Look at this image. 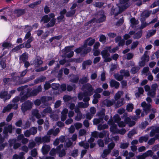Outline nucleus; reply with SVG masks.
Instances as JSON below:
<instances>
[{
    "mask_svg": "<svg viewBox=\"0 0 159 159\" xmlns=\"http://www.w3.org/2000/svg\"><path fill=\"white\" fill-rule=\"evenodd\" d=\"M95 42V39L89 37L84 41L83 45L75 49L74 52L77 54H80L81 57H84L88 53L91 52L92 49L91 47H87V46H92Z\"/></svg>",
    "mask_w": 159,
    "mask_h": 159,
    "instance_id": "nucleus-1",
    "label": "nucleus"
},
{
    "mask_svg": "<svg viewBox=\"0 0 159 159\" xmlns=\"http://www.w3.org/2000/svg\"><path fill=\"white\" fill-rule=\"evenodd\" d=\"M82 88L85 90L84 92L85 95L90 96L93 94L94 92L93 88L89 83H87L83 85Z\"/></svg>",
    "mask_w": 159,
    "mask_h": 159,
    "instance_id": "nucleus-2",
    "label": "nucleus"
},
{
    "mask_svg": "<svg viewBox=\"0 0 159 159\" xmlns=\"http://www.w3.org/2000/svg\"><path fill=\"white\" fill-rule=\"evenodd\" d=\"M33 106V103L30 100H27L22 104L21 109L23 112L25 113L27 111L30 110Z\"/></svg>",
    "mask_w": 159,
    "mask_h": 159,
    "instance_id": "nucleus-3",
    "label": "nucleus"
},
{
    "mask_svg": "<svg viewBox=\"0 0 159 159\" xmlns=\"http://www.w3.org/2000/svg\"><path fill=\"white\" fill-rule=\"evenodd\" d=\"M17 78H18V79L17 81H16L15 83V84L17 85L25 83L34 79V77L33 76H30L29 77L25 78L24 81H23L22 80L20 79L19 78V76H14L13 78V81L15 82Z\"/></svg>",
    "mask_w": 159,
    "mask_h": 159,
    "instance_id": "nucleus-4",
    "label": "nucleus"
},
{
    "mask_svg": "<svg viewBox=\"0 0 159 159\" xmlns=\"http://www.w3.org/2000/svg\"><path fill=\"white\" fill-rule=\"evenodd\" d=\"M141 106L143 108V111L147 114L150 111L151 108V105L150 103H146L145 101L142 102Z\"/></svg>",
    "mask_w": 159,
    "mask_h": 159,
    "instance_id": "nucleus-5",
    "label": "nucleus"
},
{
    "mask_svg": "<svg viewBox=\"0 0 159 159\" xmlns=\"http://www.w3.org/2000/svg\"><path fill=\"white\" fill-rule=\"evenodd\" d=\"M14 13L16 15L17 17H19L26 13V9L25 8H17L14 10Z\"/></svg>",
    "mask_w": 159,
    "mask_h": 159,
    "instance_id": "nucleus-6",
    "label": "nucleus"
},
{
    "mask_svg": "<svg viewBox=\"0 0 159 159\" xmlns=\"http://www.w3.org/2000/svg\"><path fill=\"white\" fill-rule=\"evenodd\" d=\"M130 6L129 3H126L125 4L119 7V10L115 15V16H116L119 14L121 13L125 9L128 8Z\"/></svg>",
    "mask_w": 159,
    "mask_h": 159,
    "instance_id": "nucleus-7",
    "label": "nucleus"
},
{
    "mask_svg": "<svg viewBox=\"0 0 159 159\" xmlns=\"http://www.w3.org/2000/svg\"><path fill=\"white\" fill-rule=\"evenodd\" d=\"M100 14L99 15L101 16L99 18L96 19L95 22L96 23H102L106 20V16L105 15L104 11L103 10H102L99 11Z\"/></svg>",
    "mask_w": 159,
    "mask_h": 159,
    "instance_id": "nucleus-8",
    "label": "nucleus"
},
{
    "mask_svg": "<svg viewBox=\"0 0 159 159\" xmlns=\"http://www.w3.org/2000/svg\"><path fill=\"white\" fill-rule=\"evenodd\" d=\"M40 99L41 102H42L44 105L47 106L48 105V103H47L46 102L52 100V98L50 96H43Z\"/></svg>",
    "mask_w": 159,
    "mask_h": 159,
    "instance_id": "nucleus-9",
    "label": "nucleus"
},
{
    "mask_svg": "<svg viewBox=\"0 0 159 159\" xmlns=\"http://www.w3.org/2000/svg\"><path fill=\"white\" fill-rule=\"evenodd\" d=\"M110 85L111 88L115 87V88L117 89L119 87L120 83L112 79L110 82Z\"/></svg>",
    "mask_w": 159,
    "mask_h": 159,
    "instance_id": "nucleus-10",
    "label": "nucleus"
},
{
    "mask_svg": "<svg viewBox=\"0 0 159 159\" xmlns=\"http://www.w3.org/2000/svg\"><path fill=\"white\" fill-rule=\"evenodd\" d=\"M50 149V146L48 145H44L42 148V152L43 155L47 154Z\"/></svg>",
    "mask_w": 159,
    "mask_h": 159,
    "instance_id": "nucleus-11",
    "label": "nucleus"
},
{
    "mask_svg": "<svg viewBox=\"0 0 159 159\" xmlns=\"http://www.w3.org/2000/svg\"><path fill=\"white\" fill-rule=\"evenodd\" d=\"M42 86L41 85L38 86L37 88L34 89L32 91L31 93L32 95V96H35L37 95L38 93L41 92Z\"/></svg>",
    "mask_w": 159,
    "mask_h": 159,
    "instance_id": "nucleus-12",
    "label": "nucleus"
},
{
    "mask_svg": "<svg viewBox=\"0 0 159 159\" xmlns=\"http://www.w3.org/2000/svg\"><path fill=\"white\" fill-rule=\"evenodd\" d=\"M89 79L87 76H83L82 78H80L79 81V84H85L89 81Z\"/></svg>",
    "mask_w": 159,
    "mask_h": 159,
    "instance_id": "nucleus-13",
    "label": "nucleus"
},
{
    "mask_svg": "<svg viewBox=\"0 0 159 159\" xmlns=\"http://www.w3.org/2000/svg\"><path fill=\"white\" fill-rule=\"evenodd\" d=\"M50 20V18L49 17L48 15H45L43 16L40 20V22H43V23L45 24L48 22Z\"/></svg>",
    "mask_w": 159,
    "mask_h": 159,
    "instance_id": "nucleus-14",
    "label": "nucleus"
},
{
    "mask_svg": "<svg viewBox=\"0 0 159 159\" xmlns=\"http://www.w3.org/2000/svg\"><path fill=\"white\" fill-rule=\"evenodd\" d=\"M56 19L55 18L52 19L46 25V27L47 28H50L53 26L56 23Z\"/></svg>",
    "mask_w": 159,
    "mask_h": 159,
    "instance_id": "nucleus-15",
    "label": "nucleus"
},
{
    "mask_svg": "<svg viewBox=\"0 0 159 159\" xmlns=\"http://www.w3.org/2000/svg\"><path fill=\"white\" fill-rule=\"evenodd\" d=\"M28 59V54L26 52L23 53L20 57V61H22L23 62H25Z\"/></svg>",
    "mask_w": 159,
    "mask_h": 159,
    "instance_id": "nucleus-16",
    "label": "nucleus"
},
{
    "mask_svg": "<svg viewBox=\"0 0 159 159\" xmlns=\"http://www.w3.org/2000/svg\"><path fill=\"white\" fill-rule=\"evenodd\" d=\"M79 80V77L77 75H74L70 79V81L73 83L77 84Z\"/></svg>",
    "mask_w": 159,
    "mask_h": 159,
    "instance_id": "nucleus-17",
    "label": "nucleus"
},
{
    "mask_svg": "<svg viewBox=\"0 0 159 159\" xmlns=\"http://www.w3.org/2000/svg\"><path fill=\"white\" fill-rule=\"evenodd\" d=\"M105 109H102L101 111L98 113V115L99 117V118L101 120H102L105 116Z\"/></svg>",
    "mask_w": 159,
    "mask_h": 159,
    "instance_id": "nucleus-18",
    "label": "nucleus"
},
{
    "mask_svg": "<svg viewBox=\"0 0 159 159\" xmlns=\"http://www.w3.org/2000/svg\"><path fill=\"white\" fill-rule=\"evenodd\" d=\"M92 63V61L90 60L84 61L82 64V68L83 69H85L86 68V66L87 65H90Z\"/></svg>",
    "mask_w": 159,
    "mask_h": 159,
    "instance_id": "nucleus-19",
    "label": "nucleus"
},
{
    "mask_svg": "<svg viewBox=\"0 0 159 159\" xmlns=\"http://www.w3.org/2000/svg\"><path fill=\"white\" fill-rule=\"evenodd\" d=\"M140 68L139 66H133L131 68L130 72L133 74H135L137 73L139 70Z\"/></svg>",
    "mask_w": 159,
    "mask_h": 159,
    "instance_id": "nucleus-20",
    "label": "nucleus"
},
{
    "mask_svg": "<svg viewBox=\"0 0 159 159\" xmlns=\"http://www.w3.org/2000/svg\"><path fill=\"white\" fill-rule=\"evenodd\" d=\"M33 63L36 66H38L41 65L43 63V61L40 59L36 58L34 60Z\"/></svg>",
    "mask_w": 159,
    "mask_h": 159,
    "instance_id": "nucleus-21",
    "label": "nucleus"
},
{
    "mask_svg": "<svg viewBox=\"0 0 159 159\" xmlns=\"http://www.w3.org/2000/svg\"><path fill=\"white\" fill-rule=\"evenodd\" d=\"M32 115L37 119H39L41 117V115L39 113V111L37 109H35L32 112Z\"/></svg>",
    "mask_w": 159,
    "mask_h": 159,
    "instance_id": "nucleus-22",
    "label": "nucleus"
},
{
    "mask_svg": "<svg viewBox=\"0 0 159 159\" xmlns=\"http://www.w3.org/2000/svg\"><path fill=\"white\" fill-rule=\"evenodd\" d=\"M42 143H46L50 142V137L47 135H45L42 138Z\"/></svg>",
    "mask_w": 159,
    "mask_h": 159,
    "instance_id": "nucleus-23",
    "label": "nucleus"
},
{
    "mask_svg": "<svg viewBox=\"0 0 159 159\" xmlns=\"http://www.w3.org/2000/svg\"><path fill=\"white\" fill-rule=\"evenodd\" d=\"M117 127V126L116 124L111 125L110 128V131L114 134L116 133L118 130Z\"/></svg>",
    "mask_w": 159,
    "mask_h": 159,
    "instance_id": "nucleus-24",
    "label": "nucleus"
},
{
    "mask_svg": "<svg viewBox=\"0 0 159 159\" xmlns=\"http://www.w3.org/2000/svg\"><path fill=\"white\" fill-rule=\"evenodd\" d=\"M12 126L11 125H9L7 127H5L3 130L8 133L11 134L12 133Z\"/></svg>",
    "mask_w": 159,
    "mask_h": 159,
    "instance_id": "nucleus-25",
    "label": "nucleus"
},
{
    "mask_svg": "<svg viewBox=\"0 0 159 159\" xmlns=\"http://www.w3.org/2000/svg\"><path fill=\"white\" fill-rule=\"evenodd\" d=\"M76 10L75 9L73 10L66 12V16L67 17H70L74 16Z\"/></svg>",
    "mask_w": 159,
    "mask_h": 159,
    "instance_id": "nucleus-26",
    "label": "nucleus"
},
{
    "mask_svg": "<svg viewBox=\"0 0 159 159\" xmlns=\"http://www.w3.org/2000/svg\"><path fill=\"white\" fill-rule=\"evenodd\" d=\"M148 137L147 136H142L139 138V141L140 143H142L143 141L146 142L148 141Z\"/></svg>",
    "mask_w": 159,
    "mask_h": 159,
    "instance_id": "nucleus-27",
    "label": "nucleus"
},
{
    "mask_svg": "<svg viewBox=\"0 0 159 159\" xmlns=\"http://www.w3.org/2000/svg\"><path fill=\"white\" fill-rule=\"evenodd\" d=\"M102 58H105V57H108L110 56V54L108 52L107 50H104L101 52Z\"/></svg>",
    "mask_w": 159,
    "mask_h": 159,
    "instance_id": "nucleus-28",
    "label": "nucleus"
},
{
    "mask_svg": "<svg viewBox=\"0 0 159 159\" xmlns=\"http://www.w3.org/2000/svg\"><path fill=\"white\" fill-rule=\"evenodd\" d=\"M24 48L23 43H22L19 45H18L14 48L12 49V51L14 52H16L17 51H19L20 49Z\"/></svg>",
    "mask_w": 159,
    "mask_h": 159,
    "instance_id": "nucleus-29",
    "label": "nucleus"
},
{
    "mask_svg": "<svg viewBox=\"0 0 159 159\" xmlns=\"http://www.w3.org/2000/svg\"><path fill=\"white\" fill-rule=\"evenodd\" d=\"M123 100L122 99H121L120 100H118L115 104V108H118L122 106L123 104Z\"/></svg>",
    "mask_w": 159,
    "mask_h": 159,
    "instance_id": "nucleus-30",
    "label": "nucleus"
},
{
    "mask_svg": "<svg viewBox=\"0 0 159 159\" xmlns=\"http://www.w3.org/2000/svg\"><path fill=\"white\" fill-rule=\"evenodd\" d=\"M142 34V31L141 30H139L134 34V38L136 39H139L141 37Z\"/></svg>",
    "mask_w": 159,
    "mask_h": 159,
    "instance_id": "nucleus-31",
    "label": "nucleus"
},
{
    "mask_svg": "<svg viewBox=\"0 0 159 159\" xmlns=\"http://www.w3.org/2000/svg\"><path fill=\"white\" fill-rule=\"evenodd\" d=\"M108 128V126L106 124L101 125L100 124L98 126V129L99 130L107 129Z\"/></svg>",
    "mask_w": 159,
    "mask_h": 159,
    "instance_id": "nucleus-32",
    "label": "nucleus"
},
{
    "mask_svg": "<svg viewBox=\"0 0 159 159\" xmlns=\"http://www.w3.org/2000/svg\"><path fill=\"white\" fill-rule=\"evenodd\" d=\"M151 11H147L145 12H143L141 15V16H144L145 18L148 17L151 12Z\"/></svg>",
    "mask_w": 159,
    "mask_h": 159,
    "instance_id": "nucleus-33",
    "label": "nucleus"
},
{
    "mask_svg": "<svg viewBox=\"0 0 159 159\" xmlns=\"http://www.w3.org/2000/svg\"><path fill=\"white\" fill-rule=\"evenodd\" d=\"M89 105L88 103H84L82 102H80L78 103V106L79 108H86Z\"/></svg>",
    "mask_w": 159,
    "mask_h": 159,
    "instance_id": "nucleus-34",
    "label": "nucleus"
},
{
    "mask_svg": "<svg viewBox=\"0 0 159 159\" xmlns=\"http://www.w3.org/2000/svg\"><path fill=\"white\" fill-rule=\"evenodd\" d=\"M153 153V152L151 150H149L146 151L143 154V155L145 157L151 156H152Z\"/></svg>",
    "mask_w": 159,
    "mask_h": 159,
    "instance_id": "nucleus-35",
    "label": "nucleus"
},
{
    "mask_svg": "<svg viewBox=\"0 0 159 159\" xmlns=\"http://www.w3.org/2000/svg\"><path fill=\"white\" fill-rule=\"evenodd\" d=\"M52 112V109L50 107H47V108L44 109L43 111V112L44 114H46L48 113H51Z\"/></svg>",
    "mask_w": 159,
    "mask_h": 159,
    "instance_id": "nucleus-36",
    "label": "nucleus"
},
{
    "mask_svg": "<svg viewBox=\"0 0 159 159\" xmlns=\"http://www.w3.org/2000/svg\"><path fill=\"white\" fill-rule=\"evenodd\" d=\"M31 135H34L35 134L37 131V128L34 127H32L29 129Z\"/></svg>",
    "mask_w": 159,
    "mask_h": 159,
    "instance_id": "nucleus-37",
    "label": "nucleus"
},
{
    "mask_svg": "<svg viewBox=\"0 0 159 159\" xmlns=\"http://www.w3.org/2000/svg\"><path fill=\"white\" fill-rule=\"evenodd\" d=\"M57 153L59 154L60 157H61L66 155V152L65 149H62L61 150L59 151V152H57Z\"/></svg>",
    "mask_w": 159,
    "mask_h": 159,
    "instance_id": "nucleus-38",
    "label": "nucleus"
},
{
    "mask_svg": "<svg viewBox=\"0 0 159 159\" xmlns=\"http://www.w3.org/2000/svg\"><path fill=\"white\" fill-rule=\"evenodd\" d=\"M115 103V101L114 99L111 100H107L106 102V106L108 107H110Z\"/></svg>",
    "mask_w": 159,
    "mask_h": 159,
    "instance_id": "nucleus-39",
    "label": "nucleus"
},
{
    "mask_svg": "<svg viewBox=\"0 0 159 159\" xmlns=\"http://www.w3.org/2000/svg\"><path fill=\"white\" fill-rule=\"evenodd\" d=\"M115 78L118 81H121L123 79V75H122L116 74L115 75Z\"/></svg>",
    "mask_w": 159,
    "mask_h": 159,
    "instance_id": "nucleus-40",
    "label": "nucleus"
},
{
    "mask_svg": "<svg viewBox=\"0 0 159 159\" xmlns=\"http://www.w3.org/2000/svg\"><path fill=\"white\" fill-rule=\"evenodd\" d=\"M48 67L47 66H46L44 67H41L35 70V71L37 72H39L40 71H43L47 69Z\"/></svg>",
    "mask_w": 159,
    "mask_h": 159,
    "instance_id": "nucleus-41",
    "label": "nucleus"
},
{
    "mask_svg": "<svg viewBox=\"0 0 159 159\" xmlns=\"http://www.w3.org/2000/svg\"><path fill=\"white\" fill-rule=\"evenodd\" d=\"M134 108V105L132 104H129L127 106L126 110L128 111H132Z\"/></svg>",
    "mask_w": 159,
    "mask_h": 159,
    "instance_id": "nucleus-42",
    "label": "nucleus"
},
{
    "mask_svg": "<svg viewBox=\"0 0 159 159\" xmlns=\"http://www.w3.org/2000/svg\"><path fill=\"white\" fill-rule=\"evenodd\" d=\"M130 21L132 25H137L138 24V20H136L134 17L132 18L130 20Z\"/></svg>",
    "mask_w": 159,
    "mask_h": 159,
    "instance_id": "nucleus-43",
    "label": "nucleus"
},
{
    "mask_svg": "<svg viewBox=\"0 0 159 159\" xmlns=\"http://www.w3.org/2000/svg\"><path fill=\"white\" fill-rule=\"evenodd\" d=\"M114 120L115 123H118L120 120L121 119L119 115L116 114L114 116Z\"/></svg>",
    "mask_w": 159,
    "mask_h": 159,
    "instance_id": "nucleus-44",
    "label": "nucleus"
},
{
    "mask_svg": "<svg viewBox=\"0 0 159 159\" xmlns=\"http://www.w3.org/2000/svg\"><path fill=\"white\" fill-rule=\"evenodd\" d=\"M104 4V2H96L94 5L95 7L100 8H102Z\"/></svg>",
    "mask_w": 159,
    "mask_h": 159,
    "instance_id": "nucleus-45",
    "label": "nucleus"
},
{
    "mask_svg": "<svg viewBox=\"0 0 159 159\" xmlns=\"http://www.w3.org/2000/svg\"><path fill=\"white\" fill-rule=\"evenodd\" d=\"M0 65L2 69H5L6 67V60H4L3 59H1L0 61Z\"/></svg>",
    "mask_w": 159,
    "mask_h": 159,
    "instance_id": "nucleus-46",
    "label": "nucleus"
},
{
    "mask_svg": "<svg viewBox=\"0 0 159 159\" xmlns=\"http://www.w3.org/2000/svg\"><path fill=\"white\" fill-rule=\"evenodd\" d=\"M149 56L145 54H144L143 57L141 58V60L145 61L146 62H148L149 60Z\"/></svg>",
    "mask_w": 159,
    "mask_h": 159,
    "instance_id": "nucleus-47",
    "label": "nucleus"
},
{
    "mask_svg": "<svg viewBox=\"0 0 159 159\" xmlns=\"http://www.w3.org/2000/svg\"><path fill=\"white\" fill-rule=\"evenodd\" d=\"M8 92L7 91L0 92V98H5L6 96L7 95Z\"/></svg>",
    "mask_w": 159,
    "mask_h": 159,
    "instance_id": "nucleus-48",
    "label": "nucleus"
},
{
    "mask_svg": "<svg viewBox=\"0 0 159 159\" xmlns=\"http://www.w3.org/2000/svg\"><path fill=\"white\" fill-rule=\"evenodd\" d=\"M83 61L82 58L79 57L77 59H71L70 60V61H74L77 63L81 62Z\"/></svg>",
    "mask_w": 159,
    "mask_h": 159,
    "instance_id": "nucleus-49",
    "label": "nucleus"
},
{
    "mask_svg": "<svg viewBox=\"0 0 159 159\" xmlns=\"http://www.w3.org/2000/svg\"><path fill=\"white\" fill-rule=\"evenodd\" d=\"M156 93V92L151 90L148 92V95L153 98H154L155 96Z\"/></svg>",
    "mask_w": 159,
    "mask_h": 159,
    "instance_id": "nucleus-50",
    "label": "nucleus"
},
{
    "mask_svg": "<svg viewBox=\"0 0 159 159\" xmlns=\"http://www.w3.org/2000/svg\"><path fill=\"white\" fill-rule=\"evenodd\" d=\"M78 150L77 149L73 150L71 154V155L73 157H76L78 156Z\"/></svg>",
    "mask_w": 159,
    "mask_h": 159,
    "instance_id": "nucleus-51",
    "label": "nucleus"
},
{
    "mask_svg": "<svg viewBox=\"0 0 159 159\" xmlns=\"http://www.w3.org/2000/svg\"><path fill=\"white\" fill-rule=\"evenodd\" d=\"M13 116V113L12 112H11L7 116L6 119V120L7 122L10 121L11 120Z\"/></svg>",
    "mask_w": 159,
    "mask_h": 159,
    "instance_id": "nucleus-52",
    "label": "nucleus"
},
{
    "mask_svg": "<svg viewBox=\"0 0 159 159\" xmlns=\"http://www.w3.org/2000/svg\"><path fill=\"white\" fill-rule=\"evenodd\" d=\"M51 87L50 84L48 82H46L44 85V88L45 90L48 89Z\"/></svg>",
    "mask_w": 159,
    "mask_h": 159,
    "instance_id": "nucleus-53",
    "label": "nucleus"
},
{
    "mask_svg": "<svg viewBox=\"0 0 159 159\" xmlns=\"http://www.w3.org/2000/svg\"><path fill=\"white\" fill-rule=\"evenodd\" d=\"M31 155L34 157H35L37 155V152L36 149L34 148L31 151Z\"/></svg>",
    "mask_w": 159,
    "mask_h": 159,
    "instance_id": "nucleus-54",
    "label": "nucleus"
},
{
    "mask_svg": "<svg viewBox=\"0 0 159 159\" xmlns=\"http://www.w3.org/2000/svg\"><path fill=\"white\" fill-rule=\"evenodd\" d=\"M111 152L110 149H104L103 151V156L104 157H106L108 154H109Z\"/></svg>",
    "mask_w": 159,
    "mask_h": 159,
    "instance_id": "nucleus-55",
    "label": "nucleus"
},
{
    "mask_svg": "<svg viewBox=\"0 0 159 159\" xmlns=\"http://www.w3.org/2000/svg\"><path fill=\"white\" fill-rule=\"evenodd\" d=\"M31 125V123L29 121H27L24 125L23 129H26L29 128Z\"/></svg>",
    "mask_w": 159,
    "mask_h": 159,
    "instance_id": "nucleus-56",
    "label": "nucleus"
},
{
    "mask_svg": "<svg viewBox=\"0 0 159 159\" xmlns=\"http://www.w3.org/2000/svg\"><path fill=\"white\" fill-rule=\"evenodd\" d=\"M42 139L40 137H37L35 138L34 140L37 143H42Z\"/></svg>",
    "mask_w": 159,
    "mask_h": 159,
    "instance_id": "nucleus-57",
    "label": "nucleus"
},
{
    "mask_svg": "<svg viewBox=\"0 0 159 159\" xmlns=\"http://www.w3.org/2000/svg\"><path fill=\"white\" fill-rule=\"evenodd\" d=\"M11 44L8 42H4L2 45V46L5 48L10 47L11 46Z\"/></svg>",
    "mask_w": 159,
    "mask_h": 159,
    "instance_id": "nucleus-58",
    "label": "nucleus"
},
{
    "mask_svg": "<svg viewBox=\"0 0 159 159\" xmlns=\"http://www.w3.org/2000/svg\"><path fill=\"white\" fill-rule=\"evenodd\" d=\"M124 21V20L120 18L116 22V25L118 26H121L123 23Z\"/></svg>",
    "mask_w": 159,
    "mask_h": 159,
    "instance_id": "nucleus-59",
    "label": "nucleus"
},
{
    "mask_svg": "<svg viewBox=\"0 0 159 159\" xmlns=\"http://www.w3.org/2000/svg\"><path fill=\"white\" fill-rule=\"evenodd\" d=\"M126 130L125 129H121L119 130H118L117 132H116V133H119L120 134L123 135L126 132Z\"/></svg>",
    "mask_w": 159,
    "mask_h": 159,
    "instance_id": "nucleus-60",
    "label": "nucleus"
},
{
    "mask_svg": "<svg viewBox=\"0 0 159 159\" xmlns=\"http://www.w3.org/2000/svg\"><path fill=\"white\" fill-rule=\"evenodd\" d=\"M82 115L81 113H79L77 114V116H75V119L77 121H80L82 119Z\"/></svg>",
    "mask_w": 159,
    "mask_h": 159,
    "instance_id": "nucleus-61",
    "label": "nucleus"
},
{
    "mask_svg": "<svg viewBox=\"0 0 159 159\" xmlns=\"http://www.w3.org/2000/svg\"><path fill=\"white\" fill-rule=\"evenodd\" d=\"M149 25V23H147L146 22H142L141 23V25L140 27V29H142Z\"/></svg>",
    "mask_w": 159,
    "mask_h": 159,
    "instance_id": "nucleus-62",
    "label": "nucleus"
},
{
    "mask_svg": "<svg viewBox=\"0 0 159 159\" xmlns=\"http://www.w3.org/2000/svg\"><path fill=\"white\" fill-rule=\"evenodd\" d=\"M56 153H57V151L56 148H52L50 152V154L51 156H54Z\"/></svg>",
    "mask_w": 159,
    "mask_h": 159,
    "instance_id": "nucleus-63",
    "label": "nucleus"
},
{
    "mask_svg": "<svg viewBox=\"0 0 159 159\" xmlns=\"http://www.w3.org/2000/svg\"><path fill=\"white\" fill-rule=\"evenodd\" d=\"M115 146V143L112 142L108 144V148L109 149H110L111 151V150Z\"/></svg>",
    "mask_w": 159,
    "mask_h": 159,
    "instance_id": "nucleus-64",
    "label": "nucleus"
}]
</instances>
